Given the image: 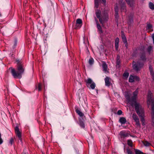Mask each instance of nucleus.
<instances>
[{
    "mask_svg": "<svg viewBox=\"0 0 154 154\" xmlns=\"http://www.w3.org/2000/svg\"><path fill=\"white\" fill-rule=\"evenodd\" d=\"M16 62L17 64V71H16L14 69L12 68H10L9 69H11V73L14 78L20 79L22 77V75L24 72V68L21 60H16Z\"/></svg>",
    "mask_w": 154,
    "mask_h": 154,
    "instance_id": "f257e3e1",
    "label": "nucleus"
},
{
    "mask_svg": "<svg viewBox=\"0 0 154 154\" xmlns=\"http://www.w3.org/2000/svg\"><path fill=\"white\" fill-rule=\"evenodd\" d=\"M137 94L138 91L137 90L133 93V96L131 98L133 106L134 105L135 110L139 116H143L144 113L143 109L139 104L136 102V98Z\"/></svg>",
    "mask_w": 154,
    "mask_h": 154,
    "instance_id": "f03ea898",
    "label": "nucleus"
},
{
    "mask_svg": "<svg viewBox=\"0 0 154 154\" xmlns=\"http://www.w3.org/2000/svg\"><path fill=\"white\" fill-rule=\"evenodd\" d=\"M143 48L142 49L141 51L140 52V60H141L142 62H140L139 61L137 62V63L134 62L133 64V69L136 71L138 72L139 71L143 65V62H144L146 60V58L144 52V48L143 47Z\"/></svg>",
    "mask_w": 154,
    "mask_h": 154,
    "instance_id": "7ed1b4c3",
    "label": "nucleus"
},
{
    "mask_svg": "<svg viewBox=\"0 0 154 154\" xmlns=\"http://www.w3.org/2000/svg\"><path fill=\"white\" fill-rule=\"evenodd\" d=\"M147 103L148 107H149L150 105H151L152 113L153 115H154V100L152 94L150 91H148V92Z\"/></svg>",
    "mask_w": 154,
    "mask_h": 154,
    "instance_id": "20e7f679",
    "label": "nucleus"
},
{
    "mask_svg": "<svg viewBox=\"0 0 154 154\" xmlns=\"http://www.w3.org/2000/svg\"><path fill=\"white\" fill-rule=\"evenodd\" d=\"M95 14L97 17L99 19L100 22L102 24L107 20L108 16L107 14L101 15V11L98 10L96 11Z\"/></svg>",
    "mask_w": 154,
    "mask_h": 154,
    "instance_id": "39448f33",
    "label": "nucleus"
},
{
    "mask_svg": "<svg viewBox=\"0 0 154 154\" xmlns=\"http://www.w3.org/2000/svg\"><path fill=\"white\" fill-rule=\"evenodd\" d=\"M79 119L80 126L82 128H85V125L84 122L85 119V116H79Z\"/></svg>",
    "mask_w": 154,
    "mask_h": 154,
    "instance_id": "423d86ee",
    "label": "nucleus"
},
{
    "mask_svg": "<svg viewBox=\"0 0 154 154\" xmlns=\"http://www.w3.org/2000/svg\"><path fill=\"white\" fill-rule=\"evenodd\" d=\"M15 133L18 137V139L20 141H22V138L21 137V133L19 129L18 126H16L14 128Z\"/></svg>",
    "mask_w": 154,
    "mask_h": 154,
    "instance_id": "0eeeda50",
    "label": "nucleus"
},
{
    "mask_svg": "<svg viewBox=\"0 0 154 154\" xmlns=\"http://www.w3.org/2000/svg\"><path fill=\"white\" fill-rule=\"evenodd\" d=\"M125 96L127 100L128 103L130 104L131 106H133V103L132 102L131 98H130V96L127 92L125 93Z\"/></svg>",
    "mask_w": 154,
    "mask_h": 154,
    "instance_id": "6e6552de",
    "label": "nucleus"
},
{
    "mask_svg": "<svg viewBox=\"0 0 154 154\" xmlns=\"http://www.w3.org/2000/svg\"><path fill=\"white\" fill-rule=\"evenodd\" d=\"M82 20L80 19H78L76 20V23L75 25V28L76 29H79L82 26Z\"/></svg>",
    "mask_w": 154,
    "mask_h": 154,
    "instance_id": "1a4fd4ad",
    "label": "nucleus"
},
{
    "mask_svg": "<svg viewBox=\"0 0 154 154\" xmlns=\"http://www.w3.org/2000/svg\"><path fill=\"white\" fill-rule=\"evenodd\" d=\"M119 134L121 138H124L129 136V134L124 131H121L119 133Z\"/></svg>",
    "mask_w": 154,
    "mask_h": 154,
    "instance_id": "9d476101",
    "label": "nucleus"
},
{
    "mask_svg": "<svg viewBox=\"0 0 154 154\" xmlns=\"http://www.w3.org/2000/svg\"><path fill=\"white\" fill-rule=\"evenodd\" d=\"M133 119L136 122V124L138 126H140V123L139 119L138 116H133Z\"/></svg>",
    "mask_w": 154,
    "mask_h": 154,
    "instance_id": "9b49d317",
    "label": "nucleus"
},
{
    "mask_svg": "<svg viewBox=\"0 0 154 154\" xmlns=\"http://www.w3.org/2000/svg\"><path fill=\"white\" fill-rule=\"evenodd\" d=\"M102 66L103 71L106 72H107V69L108 68L107 65L105 62H102Z\"/></svg>",
    "mask_w": 154,
    "mask_h": 154,
    "instance_id": "f8f14e48",
    "label": "nucleus"
},
{
    "mask_svg": "<svg viewBox=\"0 0 154 154\" xmlns=\"http://www.w3.org/2000/svg\"><path fill=\"white\" fill-rule=\"evenodd\" d=\"M110 79L108 77H107L105 79V83L106 85V86H109L111 84L110 82Z\"/></svg>",
    "mask_w": 154,
    "mask_h": 154,
    "instance_id": "ddd939ff",
    "label": "nucleus"
},
{
    "mask_svg": "<svg viewBox=\"0 0 154 154\" xmlns=\"http://www.w3.org/2000/svg\"><path fill=\"white\" fill-rule=\"evenodd\" d=\"M119 42V38H116L115 40V47L116 50H117L118 48Z\"/></svg>",
    "mask_w": 154,
    "mask_h": 154,
    "instance_id": "4468645a",
    "label": "nucleus"
},
{
    "mask_svg": "<svg viewBox=\"0 0 154 154\" xmlns=\"http://www.w3.org/2000/svg\"><path fill=\"white\" fill-rule=\"evenodd\" d=\"M128 5L130 7L133 6L134 0H125Z\"/></svg>",
    "mask_w": 154,
    "mask_h": 154,
    "instance_id": "2eb2a0df",
    "label": "nucleus"
},
{
    "mask_svg": "<svg viewBox=\"0 0 154 154\" xmlns=\"http://www.w3.org/2000/svg\"><path fill=\"white\" fill-rule=\"evenodd\" d=\"M122 40L123 42L125 44V46H126V45L127 44V40L126 39V38L125 37V35L123 34H122Z\"/></svg>",
    "mask_w": 154,
    "mask_h": 154,
    "instance_id": "dca6fc26",
    "label": "nucleus"
},
{
    "mask_svg": "<svg viewBox=\"0 0 154 154\" xmlns=\"http://www.w3.org/2000/svg\"><path fill=\"white\" fill-rule=\"evenodd\" d=\"M119 121L122 124H125L126 122V119L124 117L121 118L119 119Z\"/></svg>",
    "mask_w": 154,
    "mask_h": 154,
    "instance_id": "f3484780",
    "label": "nucleus"
},
{
    "mask_svg": "<svg viewBox=\"0 0 154 154\" xmlns=\"http://www.w3.org/2000/svg\"><path fill=\"white\" fill-rule=\"evenodd\" d=\"M134 152L135 154H146V153L142 152L140 150L137 149H134Z\"/></svg>",
    "mask_w": 154,
    "mask_h": 154,
    "instance_id": "a211bd4d",
    "label": "nucleus"
},
{
    "mask_svg": "<svg viewBox=\"0 0 154 154\" xmlns=\"http://www.w3.org/2000/svg\"><path fill=\"white\" fill-rule=\"evenodd\" d=\"M143 143L144 145L146 146H149L151 145V144L146 140L143 141Z\"/></svg>",
    "mask_w": 154,
    "mask_h": 154,
    "instance_id": "6ab92c4d",
    "label": "nucleus"
},
{
    "mask_svg": "<svg viewBox=\"0 0 154 154\" xmlns=\"http://www.w3.org/2000/svg\"><path fill=\"white\" fill-rule=\"evenodd\" d=\"M152 28V26L151 24H147L146 29H147L149 30V31H152L153 30Z\"/></svg>",
    "mask_w": 154,
    "mask_h": 154,
    "instance_id": "aec40b11",
    "label": "nucleus"
},
{
    "mask_svg": "<svg viewBox=\"0 0 154 154\" xmlns=\"http://www.w3.org/2000/svg\"><path fill=\"white\" fill-rule=\"evenodd\" d=\"M149 69L150 72V73L151 75L152 76V77L154 78V72H153L152 68L151 66H149Z\"/></svg>",
    "mask_w": 154,
    "mask_h": 154,
    "instance_id": "412c9836",
    "label": "nucleus"
},
{
    "mask_svg": "<svg viewBox=\"0 0 154 154\" xmlns=\"http://www.w3.org/2000/svg\"><path fill=\"white\" fill-rule=\"evenodd\" d=\"M140 116V119L141 121L142 122V124L143 125H145V120L144 117V116Z\"/></svg>",
    "mask_w": 154,
    "mask_h": 154,
    "instance_id": "4be33fe9",
    "label": "nucleus"
},
{
    "mask_svg": "<svg viewBox=\"0 0 154 154\" xmlns=\"http://www.w3.org/2000/svg\"><path fill=\"white\" fill-rule=\"evenodd\" d=\"M129 81L131 82H133L134 81V76L131 75L129 78Z\"/></svg>",
    "mask_w": 154,
    "mask_h": 154,
    "instance_id": "5701e85b",
    "label": "nucleus"
},
{
    "mask_svg": "<svg viewBox=\"0 0 154 154\" xmlns=\"http://www.w3.org/2000/svg\"><path fill=\"white\" fill-rule=\"evenodd\" d=\"M126 153L128 154H132V152L131 150L129 149V148L128 147L126 148Z\"/></svg>",
    "mask_w": 154,
    "mask_h": 154,
    "instance_id": "b1692460",
    "label": "nucleus"
},
{
    "mask_svg": "<svg viewBox=\"0 0 154 154\" xmlns=\"http://www.w3.org/2000/svg\"><path fill=\"white\" fill-rule=\"evenodd\" d=\"M94 63V60L92 58H91L88 60V63L89 64L91 65H92Z\"/></svg>",
    "mask_w": 154,
    "mask_h": 154,
    "instance_id": "393cba45",
    "label": "nucleus"
},
{
    "mask_svg": "<svg viewBox=\"0 0 154 154\" xmlns=\"http://www.w3.org/2000/svg\"><path fill=\"white\" fill-rule=\"evenodd\" d=\"M149 8L152 10H154V5L152 2H150L149 4Z\"/></svg>",
    "mask_w": 154,
    "mask_h": 154,
    "instance_id": "a878e982",
    "label": "nucleus"
},
{
    "mask_svg": "<svg viewBox=\"0 0 154 154\" xmlns=\"http://www.w3.org/2000/svg\"><path fill=\"white\" fill-rule=\"evenodd\" d=\"M132 141L131 140H128L127 141V143L128 145L130 146L131 147H132Z\"/></svg>",
    "mask_w": 154,
    "mask_h": 154,
    "instance_id": "bb28decb",
    "label": "nucleus"
},
{
    "mask_svg": "<svg viewBox=\"0 0 154 154\" xmlns=\"http://www.w3.org/2000/svg\"><path fill=\"white\" fill-rule=\"evenodd\" d=\"M97 28H98V29L99 31L101 33H102V28H101V27L100 26V24H99L97 25Z\"/></svg>",
    "mask_w": 154,
    "mask_h": 154,
    "instance_id": "cd10ccee",
    "label": "nucleus"
},
{
    "mask_svg": "<svg viewBox=\"0 0 154 154\" xmlns=\"http://www.w3.org/2000/svg\"><path fill=\"white\" fill-rule=\"evenodd\" d=\"M86 82L88 84H91L93 82L92 80L90 78H88L86 81Z\"/></svg>",
    "mask_w": 154,
    "mask_h": 154,
    "instance_id": "c85d7f7f",
    "label": "nucleus"
},
{
    "mask_svg": "<svg viewBox=\"0 0 154 154\" xmlns=\"http://www.w3.org/2000/svg\"><path fill=\"white\" fill-rule=\"evenodd\" d=\"M94 1V5L95 7L96 8H97L98 7L99 5V1H96V0Z\"/></svg>",
    "mask_w": 154,
    "mask_h": 154,
    "instance_id": "c756f323",
    "label": "nucleus"
},
{
    "mask_svg": "<svg viewBox=\"0 0 154 154\" xmlns=\"http://www.w3.org/2000/svg\"><path fill=\"white\" fill-rule=\"evenodd\" d=\"M76 112L79 116H82V113L78 109L75 108Z\"/></svg>",
    "mask_w": 154,
    "mask_h": 154,
    "instance_id": "7c9ffc66",
    "label": "nucleus"
},
{
    "mask_svg": "<svg viewBox=\"0 0 154 154\" xmlns=\"http://www.w3.org/2000/svg\"><path fill=\"white\" fill-rule=\"evenodd\" d=\"M129 76V73L127 72H125L123 75V76L125 78H127Z\"/></svg>",
    "mask_w": 154,
    "mask_h": 154,
    "instance_id": "2f4dec72",
    "label": "nucleus"
},
{
    "mask_svg": "<svg viewBox=\"0 0 154 154\" xmlns=\"http://www.w3.org/2000/svg\"><path fill=\"white\" fill-rule=\"evenodd\" d=\"M95 84L94 82H93L91 84V85H90V87L92 89H94L95 88Z\"/></svg>",
    "mask_w": 154,
    "mask_h": 154,
    "instance_id": "473e14b6",
    "label": "nucleus"
},
{
    "mask_svg": "<svg viewBox=\"0 0 154 154\" xmlns=\"http://www.w3.org/2000/svg\"><path fill=\"white\" fill-rule=\"evenodd\" d=\"M120 63V61L119 59V57L118 56L117 57V60L116 61V64L117 65H119Z\"/></svg>",
    "mask_w": 154,
    "mask_h": 154,
    "instance_id": "72a5a7b5",
    "label": "nucleus"
},
{
    "mask_svg": "<svg viewBox=\"0 0 154 154\" xmlns=\"http://www.w3.org/2000/svg\"><path fill=\"white\" fill-rule=\"evenodd\" d=\"M13 142L14 139L12 138H11L9 140V143L11 144V145H12L13 144Z\"/></svg>",
    "mask_w": 154,
    "mask_h": 154,
    "instance_id": "f704fd0d",
    "label": "nucleus"
},
{
    "mask_svg": "<svg viewBox=\"0 0 154 154\" xmlns=\"http://www.w3.org/2000/svg\"><path fill=\"white\" fill-rule=\"evenodd\" d=\"M115 14H118V8L117 6H116L115 8Z\"/></svg>",
    "mask_w": 154,
    "mask_h": 154,
    "instance_id": "c9c22d12",
    "label": "nucleus"
},
{
    "mask_svg": "<svg viewBox=\"0 0 154 154\" xmlns=\"http://www.w3.org/2000/svg\"><path fill=\"white\" fill-rule=\"evenodd\" d=\"M152 49V48L151 46H149L147 48V51L149 52H150Z\"/></svg>",
    "mask_w": 154,
    "mask_h": 154,
    "instance_id": "e433bc0d",
    "label": "nucleus"
},
{
    "mask_svg": "<svg viewBox=\"0 0 154 154\" xmlns=\"http://www.w3.org/2000/svg\"><path fill=\"white\" fill-rule=\"evenodd\" d=\"M121 6L122 10H124L125 9V4L123 3L122 5V6L121 5Z\"/></svg>",
    "mask_w": 154,
    "mask_h": 154,
    "instance_id": "4c0bfd02",
    "label": "nucleus"
},
{
    "mask_svg": "<svg viewBox=\"0 0 154 154\" xmlns=\"http://www.w3.org/2000/svg\"><path fill=\"white\" fill-rule=\"evenodd\" d=\"M42 89V85L40 83H39L38 85V90L40 91Z\"/></svg>",
    "mask_w": 154,
    "mask_h": 154,
    "instance_id": "58836bf2",
    "label": "nucleus"
},
{
    "mask_svg": "<svg viewBox=\"0 0 154 154\" xmlns=\"http://www.w3.org/2000/svg\"><path fill=\"white\" fill-rule=\"evenodd\" d=\"M122 111L121 110H119L117 112V114L119 115H122Z\"/></svg>",
    "mask_w": 154,
    "mask_h": 154,
    "instance_id": "ea45409f",
    "label": "nucleus"
},
{
    "mask_svg": "<svg viewBox=\"0 0 154 154\" xmlns=\"http://www.w3.org/2000/svg\"><path fill=\"white\" fill-rule=\"evenodd\" d=\"M17 41L15 40L14 41V46L13 47V48H14L15 47L17 46Z\"/></svg>",
    "mask_w": 154,
    "mask_h": 154,
    "instance_id": "a19ab883",
    "label": "nucleus"
},
{
    "mask_svg": "<svg viewBox=\"0 0 154 154\" xmlns=\"http://www.w3.org/2000/svg\"><path fill=\"white\" fill-rule=\"evenodd\" d=\"M139 78L137 76H134V81H138L139 80Z\"/></svg>",
    "mask_w": 154,
    "mask_h": 154,
    "instance_id": "79ce46f5",
    "label": "nucleus"
},
{
    "mask_svg": "<svg viewBox=\"0 0 154 154\" xmlns=\"http://www.w3.org/2000/svg\"><path fill=\"white\" fill-rule=\"evenodd\" d=\"M3 140L1 138V134L0 132V144H2L3 143Z\"/></svg>",
    "mask_w": 154,
    "mask_h": 154,
    "instance_id": "37998d69",
    "label": "nucleus"
},
{
    "mask_svg": "<svg viewBox=\"0 0 154 154\" xmlns=\"http://www.w3.org/2000/svg\"><path fill=\"white\" fill-rule=\"evenodd\" d=\"M118 18H119L118 14L117 15L116 14L115 18H116V21H117V22H118Z\"/></svg>",
    "mask_w": 154,
    "mask_h": 154,
    "instance_id": "c03bdc74",
    "label": "nucleus"
},
{
    "mask_svg": "<svg viewBox=\"0 0 154 154\" xmlns=\"http://www.w3.org/2000/svg\"><path fill=\"white\" fill-rule=\"evenodd\" d=\"M152 125H153L154 124V116H152Z\"/></svg>",
    "mask_w": 154,
    "mask_h": 154,
    "instance_id": "a18cd8bd",
    "label": "nucleus"
},
{
    "mask_svg": "<svg viewBox=\"0 0 154 154\" xmlns=\"http://www.w3.org/2000/svg\"><path fill=\"white\" fill-rule=\"evenodd\" d=\"M95 21L96 22L97 25V24H99V23H98V20H97V19L96 18V17L95 18Z\"/></svg>",
    "mask_w": 154,
    "mask_h": 154,
    "instance_id": "49530a36",
    "label": "nucleus"
},
{
    "mask_svg": "<svg viewBox=\"0 0 154 154\" xmlns=\"http://www.w3.org/2000/svg\"><path fill=\"white\" fill-rule=\"evenodd\" d=\"M152 38L153 40V43L154 44V34L152 35Z\"/></svg>",
    "mask_w": 154,
    "mask_h": 154,
    "instance_id": "de8ad7c7",
    "label": "nucleus"
},
{
    "mask_svg": "<svg viewBox=\"0 0 154 154\" xmlns=\"http://www.w3.org/2000/svg\"><path fill=\"white\" fill-rule=\"evenodd\" d=\"M102 0V1L104 3H105L106 2V0Z\"/></svg>",
    "mask_w": 154,
    "mask_h": 154,
    "instance_id": "09e8293b",
    "label": "nucleus"
},
{
    "mask_svg": "<svg viewBox=\"0 0 154 154\" xmlns=\"http://www.w3.org/2000/svg\"><path fill=\"white\" fill-rule=\"evenodd\" d=\"M22 154H26V153L24 152H23V153H22Z\"/></svg>",
    "mask_w": 154,
    "mask_h": 154,
    "instance_id": "8fccbe9b",
    "label": "nucleus"
}]
</instances>
